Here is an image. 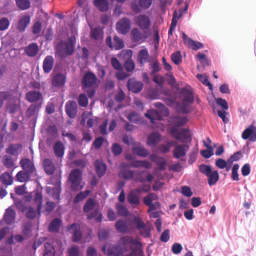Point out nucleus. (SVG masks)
Segmentation results:
<instances>
[{
  "label": "nucleus",
  "mask_w": 256,
  "mask_h": 256,
  "mask_svg": "<svg viewBox=\"0 0 256 256\" xmlns=\"http://www.w3.org/2000/svg\"><path fill=\"white\" fill-rule=\"evenodd\" d=\"M118 244H112L106 248L103 246L102 249L104 254L108 256H123L124 252H128L130 247V245L142 247V242L137 238L130 236H124L118 240Z\"/></svg>",
  "instance_id": "nucleus-1"
},
{
  "label": "nucleus",
  "mask_w": 256,
  "mask_h": 256,
  "mask_svg": "<svg viewBox=\"0 0 256 256\" xmlns=\"http://www.w3.org/2000/svg\"><path fill=\"white\" fill-rule=\"evenodd\" d=\"M118 176L126 180H134L142 183L152 182L154 180V176L145 170L136 171L132 170H120Z\"/></svg>",
  "instance_id": "nucleus-2"
},
{
  "label": "nucleus",
  "mask_w": 256,
  "mask_h": 256,
  "mask_svg": "<svg viewBox=\"0 0 256 256\" xmlns=\"http://www.w3.org/2000/svg\"><path fill=\"white\" fill-rule=\"evenodd\" d=\"M76 44V38L71 36L66 40H60L55 47L56 54L60 58L64 59L68 56H72Z\"/></svg>",
  "instance_id": "nucleus-3"
},
{
  "label": "nucleus",
  "mask_w": 256,
  "mask_h": 256,
  "mask_svg": "<svg viewBox=\"0 0 256 256\" xmlns=\"http://www.w3.org/2000/svg\"><path fill=\"white\" fill-rule=\"evenodd\" d=\"M100 82V80L92 72L88 71L84 74L82 79V88L90 98L95 96L96 88L98 86Z\"/></svg>",
  "instance_id": "nucleus-4"
},
{
  "label": "nucleus",
  "mask_w": 256,
  "mask_h": 256,
  "mask_svg": "<svg viewBox=\"0 0 256 256\" xmlns=\"http://www.w3.org/2000/svg\"><path fill=\"white\" fill-rule=\"evenodd\" d=\"M180 94L184 97L182 104L176 103V111L182 114L190 113L193 110L190 105L194 102V98L192 91L186 88H183L180 90Z\"/></svg>",
  "instance_id": "nucleus-5"
},
{
  "label": "nucleus",
  "mask_w": 256,
  "mask_h": 256,
  "mask_svg": "<svg viewBox=\"0 0 256 256\" xmlns=\"http://www.w3.org/2000/svg\"><path fill=\"white\" fill-rule=\"evenodd\" d=\"M68 181L72 191L76 192L83 189L84 185L82 184V171L79 168L72 169L69 174Z\"/></svg>",
  "instance_id": "nucleus-6"
},
{
  "label": "nucleus",
  "mask_w": 256,
  "mask_h": 256,
  "mask_svg": "<svg viewBox=\"0 0 256 256\" xmlns=\"http://www.w3.org/2000/svg\"><path fill=\"white\" fill-rule=\"evenodd\" d=\"M173 131L177 132V134L174 137L180 142L186 144L192 142V136L189 128H183L180 131L176 128H174Z\"/></svg>",
  "instance_id": "nucleus-7"
},
{
  "label": "nucleus",
  "mask_w": 256,
  "mask_h": 256,
  "mask_svg": "<svg viewBox=\"0 0 256 256\" xmlns=\"http://www.w3.org/2000/svg\"><path fill=\"white\" fill-rule=\"evenodd\" d=\"M152 0H138L131 3V8L136 14L140 13L143 10L148 9L152 5Z\"/></svg>",
  "instance_id": "nucleus-8"
},
{
  "label": "nucleus",
  "mask_w": 256,
  "mask_h": 256,
  "mask_svg": "<svg viewBox=\"0 0 256 256\" xmlns=\"http://www.w3.org/2000/svg\"><path fill=\"white\" fill-rule=\"evenodd\" d=\"M134 20L137 26L142 30H151L150 20L146 15L140 14L135 18Z\"/></svg>",
  "instance_id": "nucleus-9"
},
{
  "label": "nucleus",
  "mask_w": 256,
  "mask_h": 256,
  "mask_svg": "<svg viewBox=\"0 0 256 256\" xmlns=\"http://www.w3.org/2000/svg\"><path fill=\"white\" fill-rule=\"evenodd\" d=\"M117 31L122 34H128L131 28V22L127 18H123L116 24Z\"/></svg>",
  "instance_id": "nucleus-10"
},
{
  "label": "nucleus",
  "mask_w": 256,
  "mask_h": 256,
  "mask_svg": "<svg viewBox=\"0 0 256 256\" xmlns=\"http://www.w3.org/2000/svg\"><path fill=\"white\" fill-rule=\"evenodd\" d=\"M132 40L134 42H138L143 38L146 40L151 36V30H143L141 33L138 28H134L131 31Z\"/></svg>",
  "instance_id": "nucleus-11"
},
{
  "label": "nucleus",
  "mask_w": 256,
  "mask_h": 256,
  "mask_svg": "<svg viewBox=\"0 0 256 256\" xmlns=\"http://www.w3.org/2000/svg\"><path fill=\"white\" fill-rule=\"evenodd\" d=\"M128 90L134 94L140 92L144 88V84L140 81H138L134 78L128 80L126 83Z\"/></svg>",
  "instance_id": "nucleus-12"
},
{
  "label": "nucleus",
  "mask_w": 256,
  "mask_h": 256,
  "mask_svg": "<svg viewBox=\"0 0 256 256\" xmlns=\"http://www.w3.org/2000/svg\"><path fill=\"white\" fill-rule=\"evenodd\" d=\"M242 138L252 142H256V128L252 124L246 128L242 132Z\"/></svg>",
  "instance_id": "nucleus-13"
},
{
  "label": "nucleus",
  "mask_w": 256,
  "mask_h": 256,
  "mask_svg": "<svg viewBox=\"0 0 256 256\" xmlns=\"http://www.w3.org/2000/svg\"><path fill=\"white\" fill-rule=\"evenodd\" d=\"M65 111L66 114L70 118H75L78 112L76 102L74 100H68L65 105Z\"/></svg>",
  "instance_id": "nucleus-14"
},
{
  "label": "nucleus",
  "mask_w": 256,
  "mask_h": 256,
  "mask_svg": "<svg viewBox=\"0 0 256 256\" xmlns=\"http://www.w3.org/2000/svg\"><path fill=\"white\" fill-rule=\"evenodd\" d=\"M190 146L187 144H176L173 150V156L176 159L186 156L188 150Z\"/></svg>",
  "instance_id": "nucleus-15"
},
{
  "label": "nucleus",
  "mask_w": 256,
  "mask_h": 256,
  "mask_svg": "<svg viewBox=\"0 0 256 256\" xmlns=\"http://www.w3.org/2000/svg\"><path fill=\"white\" fill-rule=\"evenodd\" d=\"M42 190V188H41L40 189L36 188L34 190V197L33 198L34 202L36 205V208L39 216H40L42 212V206L43 197Z\"/></svg>",
  "instance_id": "nucleus-16"
},
{
  "label": "nucleus",
  "mask_w": 256,
  "mask_h": 256,
  "mask_svg": "<svg viewBox=\"0 0 256 256\" xmlns=\"http://www.w3.org/2000/svg\"><path fill=\"white\" fill-rule=\"evenodd\" d=\"M170 120L174 128L184 126L188 121L186 116L180 115H172L170 116Z\"/></svg>",
  "instance_id": "nucleus-17"
},
{
  "label": "nucleus",
  "mask_w": 256,
  "mask_h": 256,
  "mask_svg": "<svg viewBox=\"0 0 256 256\" xmlns=\"http://www.w3.org/2000/svg\"><path fill=\"white\" fill-rule=\"evenodd\" d=\"M46 194L51 196L54 200L59 201L62 192L60 182L54 187L46 186Z\"/></svg>",
  "instance_id": "nucleus-18"
},
{
  "label": "nucleus",
  "mask_w": 256,
  "mask_h": 256,
  "mask_svg": "<svg viewBox=\"0 0 256 256\" xmlns=\"http://www.w3.org/2000/svg\"><path fill=\"white\" fill-rule=\"evenodd\" d=\"M66 76L62 72L56 74L52 78V84L56 88L62 87L66 82Z\"/></svg>",
  "instance_id": "nucleus-19"
},
{
  "label": "nucleus",
  "mask_w": 256,
  "mask_h": 256,
  "mask_svg": "<svg viewBox=\"0 0 256 256\" xmlns=\"http://www.w3.org/2000/svg\"><path fill=\"white\" fill-rule=\"evenodd\" d=\"M20 164L24 170L30 174H33L36 170L34 164L28 158H22L20 162Z\"/></svg>",
  "instance_id": "nucleus-20"
},
{
  "label": "nucleus",
  "mask_w": 256,
  "mask_h": 256,
  "mask_svg": "<svg viewBox=\"0 0 256 256\" xmlns=\"http://www.w3.org/2000/svg\"><path fill=\"white\" fill-rule=\"evenodd\" d=\"M95 171L99 178L102 177L106 174L107 166L102 160H96L94 164Z\"/></svg>",
  "instance_id": "nucleus-21"
},
{
  "label": "nucleus",
  "mask_w": 256,
  "mask_h": 256,
  "mask_svg": "<svg viewBox=\"0 0 256 256\" xmlns=\"http://www.w3.org/2000/svg\"><path fill=\"white\" fill-rule=\"evenodd\" d=\"M54 64V59L52 56L45 57L42 62V69L44 73L48 74L52 70Z\"/></svg>",
  "instance_id": "nucleus-22"
},
{
  "label": "nucleus",
  "mask_w": 256,
  "mask_h": 256,
  "mask_svg": "<svg viewBox=\"0 0 256 256\" xmlns=\"http://www.w3.org/2000/svg\"><path fill=\"white\" fill-rule=\"evenodd\" d=\"M16 216V212L11 206L6 210L4 214L3 219L6 224L8 226L11 225L14 222Z\"/></svg>",
  "instance_id": "nucleus-23"
},
{
  "label": "nucleus",
  "mask_w": 256,
  "mask_h": 256,
  "mask_svg": "<svg viewBox=\"0 0 256 256\" xmlns=\"http://www.w3.org/2000/svg\"><path fill=\"white\" fill-rule=\"evenodd\" d=\"M161 140L160 134L158 132H154L148 136L146 144L150 146L156 147Z\"/></svg>",
  "instance_id": "nucleus-24"
},
{
  "label": "nucleus",
  "mask_w": 256,
  "mask_h": 256,
  "mask_svg": "<svg viewBox=\"0 0 256 256\" xmlns=\"http://www.w3.org/2000/svg\"><path fill=\"white\" fill-rule=\"evenodd\" d=\"M39 48L38 44L34 42L28 44L24 48L25 54L30 57H34L38 52Z\"/></svg>",
  "instance_id": "nucleus-25"
},
{
  "label": "nucleus",
  "mask_w": 256,
  "mask_h": 256,
  "mask_svg": "<svg viewBox=\"0 0 256 256\" xmlns=\"http://www.w3.org/2000/svg\"><path fill=\"white\" fill-rule=\"evenodd\" d=\"M42 98V94L39 91L32 90L26 94V99L30 102H34L39 101Z\"/></svg>",
  "instance_id": "nucleus-26"
},
{
  "label": "nucleus",
  "mask_w": 256,
  "mask_h": 256,
  "mask_svg": "<svg viewBox=\"0 0 256 256\" xmlns=\"http://www.w3.org/2000/svg\"><path fill=\"white\" fill-rule=\"evenodd\" d=\"M208 144L204 142V146L206 148V150H203L200 151V154L205 158H209L214 154V148L211 146L212 141L209 138H207Z\"/></svg>",
  "instance_id": "nucleus-27"
},
{
  "label": "nucleus",
  "mask_w": 256,
  "mask_h": 256,
  "mask_svg": "<svg viewBox=\"0 0 256 256\" xmlns=\"http://www.w3.org/2000/svg\"><path fill=\"white\" fill-rule=\"evenodd\" d=\"M132 168H144L146 169L150 168L152 167V163L148 160H138L136 158L131 162Z\"/></svg>",
  "instance_id": "nucleus-28"
},
{
  "label": "nucleus",
  "mask_w": 256,
  "mask_h": 256,
  "mask_svg": "<svg viewBox=\"0 0 256 256\" xmlns=\"http://www.w3.org/2000/svg\"><path fill=\"white\" fill-rule=\"evenodd\" d=\"M138 60L139 63L142 65H144L146 62H151L152 60L150 58V55L147 49H142L138 52Z\"/></svg>",
  "instance_id": "nucleus-29"
},
{
  "label": "nucleus",
  "mask_w": 256,
  "mask_h": 256,
  "mask_svg": "<svg viewBox=\"0 0 256 256\" xmlns=\"http://www.w3.org/2000/svg\"><path fill=\"white\" fill-rule=\"evenodd\" d=\"M104 30L100 26L92 28L90 32V38L95 40H102L104 37Z\"/></svg>",
  "instance_id": "nucleus-30"
},
{
  "label": "nucleus",
  "mask_w": 256,
  "mask_h": 256,
  "mask_svg": "<svg viewBox=\"0 0 256 256\" xmlns=\"http://www.w3.org/2000/svg\"><path fill=\"white\" fill-rule=\"evenodd\" d=\"M115 228L120 233H126L129 228L128 222L123 219L118 220L115 223Z\"/></svg>",
  "instance_id": "nucleus-31"
},
{
  "label": "nucleus",
  "mask_w": 256,
  "mask_h": 256,
  "mask_svg": "<svg viewBox=\"0 0 256 256\" xmlns=\"http://www.w3.org/2000/svg\"><path fill=\"white\" fill-rule=\"evenodd\" d=\"M43 167L44 172L47 175H52L54 172L55 166L52 162L48 158H46L44 160Z\"/></svg>",
  "instance_id": "nucleus-32"
},
{
  "label": "nucleus",
  "mask_w": 256,
  "mask_h": 256,
  "mask_svg": "<svg viewBox=\"0 0 256 256\" xmlns=\"http://www.w3.org/2000/svg\"><path fill=\"white\" fill-rule=\"evenodd\" d=\"M94 6L101 12H106L110 8L108 0H94Z\"/></svg>",
  "instance_id": "nucleus-33"
},
{
  "label": "nucleus",
  "mask_w": 256,
  "mask_h": 256,
  "mask_svg": "<svg viewBox=\"0 0 256 256\" xmlns=\"http://www.w3.org/2000/svg\"><path fill=\"white\" fill-rule=\"evenodd\" d=\"M62 220L59 218H55L52 220L48 226V230L50 232H58L62 224Z\"/></svg>",
  "instance_id": "nucleus-34"
},
{
  "label": "nucleus",
  "mask_w": 256,
  "mask_h": 256,
  "mask_svg": "<svg viewBox=\"0 0 256 256\" xmlns=\"http://www.w3.org/2000/svg\"><path fill=\"white\" fill-rule=\"evenodd\" d=\"M30 20V17L28 14L22 16L19 20L17 25L18 30L21 32L25 30Z\"/></svg>",
  "instance_id": "nucleus-35"
},
{
  "label": "nucleus",
  "mask_w": 256,
  "mask_h": 256,
  "mask_svg": "<svg viewBox=\"0 0 256 256\" xmlns=\"http://www.w3.org/2000/svg\"><path fill=\"white\" fill-rule=\"evenodd\" d=\"M22 148V146L20 144H10L8 147L6 148V152L7 154L13 156H17L19 152L21 150Z\"/></svg>",
  "instance_id": "nucleus-36"
},
{
  "label": "nucleus",
  "mask_w": 256,
  "mask_h": 256,
  "mask_svg": "<svg viewBox=\"0 0 256 256\" xmlns=\"http://www.w3.org/2000/svg\"><path fill=\"white\" fill-rule=\"evenodd\" d=\"M41 108L40 103H35L31 104L26 110V118H30L34 116Z\"/></svg>",
  "instance_id": "nucleus-37"
},
{
  "label": "nucleus",
  "mask_w": 256,
  "mask_h": 256,
  "mask_svg": "<svg viewBox=\"0 0 256 256\" xmlns=\"http://www.w3.org/2000/svg\"><path fill=\"white\" fill-rule=\"evenodd\" d=\"M132 152L136 156L142 157L146 158L150 155L149 151L143 146H136L132 148Z\"/></svg>",
  "instance_id": "nucleus-38"
},
{
  "label": "nucleus",
  "mask_w": 256,
  "mask_h": 256,
  "mask_svg": "<svg viewBox=\"0 0 256 256\" xmlns=\"http://www.w3.org/2000/svg\"><path fill=\"white\" fill-rule=\"evenodd\" d=\"M56 253L55 248L50 242H47L44 244L43 256H54Z\"/></svg>",
  "instance_id": "nucleus-39"
},
{
  "label": "nucleus",
  "mask_w": 256,
  "mask_h": 256,
  "mask_svg": "<svg viewBox=\"0 0 256 256\" xmlns=\"http://www.w3.org/2000/svg\"><path fill=\"white\" fill-rule=\"evenodd\" d=\"M54 151L56 156L62 158L64 156V146L62 142L58 141L54 146Z\"/></svg>",
  "instance_id": "nucleus-40"
},
{
  "label": "nucleus",
  "mask_w": 256,
  "mask_h": 256,
  "mask_svg": "<svg viewBox=\"0 0 256 256\" xmlns=\"http://www.w3.org/2000/svg\"><path fill=\"white\" fill-rule=\"evenodd\" d=\"M0 182L6 186H10L13 182V178L8 172H6L0 176Z\"/></svg>",
  "instance_id": "nucleus-41"
},
{
  "label": "nucleus",
  "mask_w": 256,
  "mask_h": 256,
  "mask_svg": "<svg viewBox=\"0 0 256 256\" xmlns=\"http://www.w3.org/2000/svg\"><path fill=\"white\" fill-rule=\"evenodd\" d=\"M96 206V202L94 199L92 198H88L83 206V210L84 212L88 213L93 210Z\"/></svg>",
  "instance_id": "nucleus-42"
},
{
  "label": "nucleus",
  "mask_w": 256,
  "mask_h": 256,
  "mask_svg": "<svg viewBox=\"0 0 256 256\" xmlns=\"http://www.w3.org/2000/svg\"><path fill=\"white\" fill-rule=\"evenodd\" d=\"M90 194V190H86L83 192H80L74 196L73 200L74 204H77L79 203L80 202L86 198H87Z\"/></svg>",
  "instance_id": "nucleus-43"
},
{
  "label": "nucleus",
  "mask_w": 256,
  "mask_h": 256,
  "mask_svg": "<svg viewBox=\"0 0 256 256\" xmlns=\"http://www.w3.org/2000/svg\"><path fill=\"white\" fill-rule=\"evenodd\" d=\"M31 175L26 172L20 170L16 174V179L20 182H26L30 179Z\"/></svg>",
  "instance_id": "nucleus-44"
},
{
  "label": "nucleus",
  "mask_w": 256,
  "mask_h": 256,
  "mask_svg": "<svg viewBox=\"0 0 256 256\" xmlns=\"http://www.w3.org/2000/svg\"><path fill=\"white\" fill-rule=\"evenodd\" d=\"M208 184L210 186L214 185L218 180L220 176L218 171L216 170H212L211 173L208 174Z\"/></svg>",
  "instance_id": "nucleus-45"
},
{
  "label": "nucleus",
  "mask_w": 256,
  "mask_h": 256,
  "mask_svg": "<svg viewBox=\"0 0 256 256\" xmlns=\"http://www.w3.org/2000/svg\"><path fill=\"white\" fill-rule=\"evenodd\" d=\"M154 106L164 116H168L170 114L169 110L161 102H156L154 104Z\"/></svg>",
  "instance_id": "nucleus-46"
},
{
  "label": "nucleus",
  "mask_w": 256,
  "mask_h": 256,
  "mask_svg": "<svg viewBox=\"0 0 256 256\" xmlns=\"http://www.w3.org/2000/svg\"><path fill=\"white\" fill-rule=\"evenodd\" d=\"M102 218V214L98 210H94L90 212L88 215V220L94 218L96 222H101Z\"/></svg>",
  "instance_id": "nucleus-47"
},
{
  "label": "nucleus",
  "mask_w": 256,
  "mask_h": 256,
  "mask_svg": "<svg viewBox=\"0 0 256 256\" xmlns=\"http://www.w3.org/2000/svg\"><path fill=\"white\" fill-rule=\"evenodd\" d=\"M128 202L132 206H138L140 204L139 196L133 192L130 193L127 198Z\"/></svg>",
  "instance_id": "nucleus-48"
},
{
  "label": "nucleus",
  "mask_w": 256,
  "mask_h": 256,
  "mask_svg": "<svg viewBox=\"0 0 256 256\" xmlns=\"http://www.w3.org/2000/svg\"><path fill=\"white\" fill-rule=\"evenodd\" d=\"M196 78L199 80L205 86L208 87V89L210 90H212L214 86L209 81L208 76H204L202 74H198Z\"/></svg>",
  "instance_id": "nucleus-49"
},
{
  "label": "nucleus",
  "mask_w": 256,
  "mask_h": 256,
  "mask_svg": "<svg viewBox=\"0 0 256 256\" xmlns=\"http://www.w3.org/2000/svg\"><path fill=\"white\" fill-rule=\"evenodd\" d=\"M32 224L30 221L26 222L23 225L22 228V234L26 236L29 237L31 235L32 229Z\"/></svg>",
  "instance_id": "nucleus-50"
},
{
  "label": "nucleus",
  "mask_w": 256,
  "mask_h": 256,
  "mask_svg": "<svg viewBox=\"0 0 256 256\" xmlns=\"http://www.w3.org/2000/svg\"><path fill=\"white\" fill-rule=\"evenodd\" d=\"M114 44H113L112 50H118L122 49L124 46V41L118 36L116 35L113 38Z\"/></svg>",
  "instance_id": "nucleus-51"
},
{
  "label": "nucleus",
  "mask_w": 256,
  "mask_h": 256,
  "mask_svg": "<svg viewBox=\"0 0 256 256\" xmlns=\"http://www.w3.org/2000/svg\"><path fill=\"white\" fill-rule=\"evenodd\" d=\"M15 1L17 7L20 10H26L30 6V0H16Z\"/></svg>",
  "instance_id": "nucleus-52"
},
{
  "label": "nucleus",
  "mask_w": 256,
  "mask_h": 256,
  "mask_svg": "<svg viewBox=\"0 0 256 256\" xmlns=\"http://www.w3.org/2000/svg\"><path fill=\"white\" fill-rule=\"evenodd\" d=\"M149 63L150 68L152 70V71L150 73L151 76H154L156 74L160 72L162 70L160 64L158 61L152 62L151 60V62Z\"/></svg>",
  "instance_id": "nucleus-53"
},
{
  "label": "nucleus",
  "mask_w": 256,
  "mask_h": 256,
  "mask_svg": "<svg viewBox=\"0 0 256 256\" xmlns=\"http://www.w3.org/2000/svg\"><path fill=\"white\" fill-rule=\"evenodd\" d=\"M12 99V94L8 91L0 92V105L3 104L4 100H10Z\"/></svg>",
  "instance_id": "nucleus-54"
},
{
  "label": "nucleus",
  "mask_w": 256,
  "mask_h": 256,
  "mask_svg": "<svg viewBox=\"0 0 256 256\" xmlns=\"http://www.w3.org/2000/svg\"><path fill=\"white\" fill-rule=\"evenodd\" d=\"M135 67V64L132 58H128L125 60L123 65V68H124L126 72H132Z\"/></svg>",
  "instance_id": "nucleus-55"
},
{
  "label": "nucleus",
  "mask_w": 256,
  "mask_h": 256,
  "mask_svg": "<svg viewBox=\"0 0 256 256\" xmlns=\"http://www.w3.org/2000/svg\"><path fill=\"white\" fill-rule=\"evenodd\" d=\"M111 150L114 156H118L122 154L123 149L120 144L117 142H114L111 146Z\"/></svg>",
  "instance_id": "nucleus-56"
},
{
  "label": "nucleus",
  "mask_w": 256,
  "mask_h": 256,
  "mask_svg": "<svg viewBox=\"0 0 256 256\" xmlns=\"http://www.w3.org/2000/svg\"><path fill=\"white\" fill-rule=\"evenodd\" d=\"M196 58L198 60H199L201 64L204 67L210 64V61L208 60L206 56L203 53L199 52L196 54Z\"/></svg>",
  "instance_id": "nucleus-57"
},
{
  "label": "nucleus",
  "mask_w": 256,
  "mask_h": 256,
  "mask_svg": "<svg viewBox=\"0 0 256 256\" xmlns=\"http://www.w3.org/2000/svg\"><path fill=\"white\" fill-rule=\"evenodd\" d=\"M171 60L176 65L180 64L182 60V56L180 51H176L171 54Z\"/></svg>",
  "instance_id": "nucleus-58"
},
{
  "label": "nucleus",
  "mask_w": 256,
  "mask_h": 256,
  "mask_svg": "<svg viewBox=\"0 0 256 256\" xmlns=\"http://www.w3.org/2000/svg\"><path fill=\"white\" fill-rule=\"evenodd\" d=\"M116 208L118 214L120 216H126L128 214V210L123 204L117 203L116 204Z\"/></svg>",
  "instance_id": "nucleus-59"
},
{
  "label": "nucleus",
  "mask_w": 256,
  "mask_h": 256,
  "mask_svg": "<svg viewBox=\"0 0 256 256\" xmlns=\"http://www.w3.org/2000/svg\"><path fill=\"white\" fill-rule=\"evenodd\" d=\"M78 102L80 106L85 108L88 105V98L84 93H82L78 97Z\"/></svg>",
  "instance_id": "nucleus-60"
},
{
  "label": "nucleus",
  "mask_w": 256,
  "mask_h": 256,
  "mask_svg": "<svg viewBox=\"0 0 256 256\" xmlns=\"http://www.w3.org/2000/svg\"><path fill=\"white\" fill-rule=\"evenodd\" d=\"M37 213L38 214L36 209L35 210L32 206H28L25 215L28 219L32 220L36 218Z\"/></svg>",
  "instance_id": "nucleus-61"
},
{
  "label": "nucleus",
  "mask_w": 256,
  "mask_h": 256,
  "mask_svg": "<svg viewBox=\"0 0 256 256\" xmlns=\"http://www.w3.org/2000/svg\"><path fill=\"white\" fill-rule=\"evenodd\" d=\"M104 142H107V140L103 136H100L94 139L92 145L96 150H99L101 148Z\"/></svg>",
  "instance_id": "nucleus-62"
},
{
  "label": "nucleus",
  "mask_w": 256,
  "mask_h": 256,
  "mask_svg": "<svg viewBox=\"0 0 256 256\" xmlns=\"http://www.w3.org/2000/svg\"><path fill=\"white\" fill-rule=\"evenodd\" d=\"M189 46L194 50H197L204 47V45L202 42L194 40L192 39H189V42H188Z\"/></svg>",
  "instance_id": "nucleus-63"
},
{
  "label": "nucleus",
  "mask_w": 256,
  "mask_h": 256,
  "mask_svg": "<svg viewBox=\"0 0 256 256\" xmlns=\"http://www.w3.org/2000/svg\"><path fill=\"white\" fill-rule=\"evenodd\" d=\"M200 172L206 176H209L208 174L212 171V166L205 164H201L198 166Z\"/></svg>",
  "instance_id": "nucleus-64"
}]
</instances>
